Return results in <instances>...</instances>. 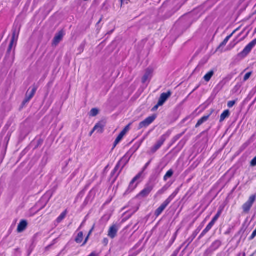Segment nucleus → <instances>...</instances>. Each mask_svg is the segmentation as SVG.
<instances>
[{
	"label": "nucleus",
	"instance_id": "nucleus-22",
	"mask_svg": "<svg viewBox=\"0 0 256 256\" xmlns=\"http://www.w3.org/2000/svg\"><path fill=\"white\" fill-rule=\"evenodd\" d=\"M214 74V71L212 70L208 72L204 77V79L206 82H208Z\"/></svg>",
	"mask_w": 256,
	"mask_h": 256
},
{
	"label": "nucleus",
	"instance_id": "nucleus-33",
	"mask_svg": "<svg viewBox=\"0 0 256 256\" xmlns=\"http://www.w3.org/2000/svg\"><path fill=\"white\" fill-rule=\"evenodd\" d=\"M236 104V101H229L228 103V106L230 108H232Z\"/></svg>",
	"mask_w": 256,
	"mask_h": 256
},
{
	"label": "nucleus",
	"instance_id": "nucleus-38",
	"mask_svg": "<svg viewBox=\"0 0 256 256\" xmlns=\"http://www.w3.org/2000/svg\"><path fill=\"white\" fill-rule=\"evenodd\" d=\"M108 243V240L107 238H104L102 240V244L105 246H107Z\"/></svg>",
	"mask_w": 256,
	"mask_h": 256
},
{
	"label": "nucleus",
	"instance_id": "nucleus-21",
	"mask_svg": "<svg viewBox=\"0 0 256 256\" xmlns=\"http://www.w3.org/2000/svg\"><path fill=\"white\" fill-rule=\"evenodd\" d=\"M230 115V111L228 110H224L220 116V122H223L226 118L229 117Z\"/></svg>",
	"mask_w": 256,
	"mask_h": 256
},
{
	"label": "nucleus",
	"instance_id": "nucleus-13",
	"mask_svg": "<svg viewBox=\"0 0 256 256\" xmlns=\"http://www.w3.org/2000/svg\"><path fill=\"white\" fill-rule=\"evenodd\" d=\"M118 227L117 226L114 224L110 227L108 232V236L111 238H114L117 235L118 232Z\"/></svg>",
	"mask_w": 256,
	"mask_h": 256
},
{
	"label": "nucleus",
	"instance_id": "nucleus-31",
	"mask_svg": "<svg viewBox=\"0 0 256 256\" xmlns=\"http://www.w3.org/2000/svg\"><path fill=\"white\" fill-rule=\"evenodd\" d=\"M252 74V72H249L246 74L244 78V81L246 82L248 80Z\"/></svg>",
	"mask_w": 256,
	"mask_h": 256
},
{
	"label": "nucleus",
	"instance_id": "nucleus-42",
	"mask_svg": "<svg viewBox=\"0 0 256 256\" xmlns=\"http://www.w3.org/2000/svg\"><path fill=\"white\" fill-rule=\"evenodd\" d=\"M162 106V105H158V104L156 106H154V109H157V108H158V106Z\"/></svg>",
	"mask_w": 256,
	"mask_h": 256
},
{
	"label": "nucleus",
	"instance_id": "nucleus-29",
	"mask_svg": "<svg viewBox=\"0 0 256 256\" xmlns=\"http://www.w3.org/2000/svg\"><path fill=\"white\" fill-rule=\"evenodd\" d=\"M220 246V241H216L212 244V247H214V250L217 249Z\"/></svg>",
	"mask_w": 256,
	"mask_h": 256
},
{
	"label": "nucleus",
	"instance_id": "nucleus-8",
	"mask_svg": "<svg viewBox=\"0 0 256 256\" xmlns=\"http://www.w3.org/2000/svg\"><path fill=\"white\" fill-rule=\"evenodd\" d=\"M156 118V116L152 115L150 116L147 118L144 121L140 122L138 126V129H141L143 128H146L150 125Z\"/></svg>",
	"mask_w": 256,
	"mask_h": 256
},
{
	"label": "nucleus",
	"instance_id": "nucleus-26",
	"mask_svg": "<svg viewBox=\"0 0 256 256\" xmlns=\"http://www.w3.org/2000/svg\"><path fill=\"white\" fill-rule=\"evenodd\" d=\"M168 186H164V187H162L160 190L158 192V195H161L163 194H164L168 189Z\"/></svg>",
	"mask_w": 256,
	"mask_h": 256
},
{
	"label": "nucleus",
	"instance_id": "nucleus-39",
	"mask_svg": "<svg viewBox=\"0 0 256 256\" xmlns=\"http://www.w3.org/2000/svg\"><path fill=\"white\" fill-rule=\"evenodd\" d=\"M88 256H99V254L96 252H92Z\"/></svg>",
	"mask_w": 256,
	"mask_h": 256
},
{
	"label": "nucleus",
	"instance_id": "nucleus-32",
	"mask_svg": "<svg viewBox=\"0 0 256 256\" xmlns=\"http://www.w3.org/2000/svg\"><path fill=\"white\" fill-rule=\"evenodd\" d=\"M18 37V34H16V30L14 31L13 34H12V38L11 40L15 42L16 40H17Z\"/></svg>",
	"mask_w": 256,
	"mask_h": 256
},
{
	"label": "nucleus",
	"instance_id": "nucleus-28",
	"mask_svg": "<svg viewBox=\"0 0 256 256\" xmlns=\"http://www.w3.org/2000/svg\"><path fill=\"white\" fill-rule=\"evenodd\" d=\"M122 138L123 136L119 134V135L118 136V137L116 138V140L114 142V147H115L120 142V141L122 139Z\"/></svg>",
	"mask_w": 256,
	"mask_h": 256
},
{
	"label": "nucleus",
	"instance_id": "nucleus-6",
	"mask_svg": "<svg viewBox=\"0 0 256 256\" xmlns=\"http://www.w3.org/2000/svg\"><path fill=\"white\" fill-rule=\"evenodd\" d=\"M256 195H252L249 198L248 200L242 206L244 212L247 214L250 212L252 206L256 200Z\"/></svg>",
	"mask_w": 256,
	"mask_h": 256
},
{
	"label": "nucleus",
	"instance_id": "nucleus-17",
	"mask_svg": "<svg viewBox=\"0 0 256 256\" xmlns=\"http://www.w3.org/2000/svg\"><path fill=\"white\" fill-rule=\"evenodd\" d=\"M105 126V123L103 122H100L97 124L94 128V130H97L98 132L102 133L103 129Z\"/></svg>",
	"mask_w": 256,
	"mask_h": 256
},
{
	"label": "nucleus",
	"instance_id": "nucleus-34",
	"mask_svg": "<svg viewBox=\"0 0 256 256\" xmlns=\"http://www.w3.org/2000/svg\"><path fill=\"white\" fill-rule=\"evenodd\" d=\"M14 42L12 41V40H10V45H9V46H8V52H10L11 51V50H12V46H13V45H14Z\"/></svg>",
	"mask_w": 256,
	"mask_h": 256
},
{
	"label": "nucleus",
	"instance_id": "nucleus-5",
	"mask_svg": "<svg viewBox=\"0 0 256 256\" xmlns=\"http://www.w3.org/2000/svg\"><path fill=\"white\" fill-rule=\"evenodd\" d=\"M150 162H147L145 166H144V168H143V170L142 172H140L131 181L130 184V186H129V187H128V190H130V191H132L134 189H135L137 186H138V183L136 184H134V182L138 180L139 178H140L141 177L142 175V174L144 170H146V169L148 168V166H149L150 164Z\"/></svg>",
	"mask_w": 256,
	"mask_h": 256
},
{
	"label": "nucleus",
	"instance_id": "nucleus-27",
	"mask_svg": "<svg viewBox=\"0 0 256 256\" xmlns=\"http://www.w3.org/2000/svg\"><path fill=\"white\" fill-rule=\"evenodd\" d=\"M98 110L96 108H92L90 112V116H96L98 114Z\"/></svg>",
	"mask_w": 256,
	"mask_h": 256
},
{
	"label": "nucleus",
	"instance_id": "nucleus-20",
	"mask_svg": "<svg viewBox=\"0 0 256 256\" xmlns=\"http://www.w3.org/2000/svg\"><path fill=\"white\" fill-rule=\"evenodd\" d=\"M210 116V115L205 116H204L203 117H202L200 119L196 125V128L199 127L204 122H206L208 120Z\"/></svg>",
	"mask_w": 256,
	"mask_h": 256
},
{
	"label": "nucleus",
	"instance_id": "nucleus-43",
	"mask_svg": "<svg viewBox=\"0 0 256 256\" xmlns=\"http://www.w3.org/2000/svg\"><path fill=\"white\" fill-rule=\"evenodd\" d=\"M94 230V227L90 230L89 232L88 236H90Z\"/></svg>",
	"mask_w": 256,
	"mask_h": 256
},
{
	"label": "nucleus",
	"instance_id": "nucleus-30",
	"mask_svg": "<svg viewBox=\"0 0 256 256\" xmlns=\"http://www.w3.org/2000/svg\"><path fill=\"white\" fill-rule=\"evenodd\" d=\"M220 214H221V212L218 211V213L216 214L212 218V221L214 222H216V220H218V218H219V217L220 216Z\"/></svg>",
	"mask_w": 256,
	"mask_h": 256
},
{
	"label": "nucleus",
	"instance_id": "nucleus-37",
	"mask_svg": "<svg viewBox=\"0 0 256 256\" xmlns=\"http://www.w3.org/2000/svg\"><path fill=\"white\" fill-rule=\"evenodd\" d=\"M130 124H128V126H126L122 130L125 133H126L128 130H130Z\"/></svg>",
	"mask_w": 256,
	"mask_h": 256
},
{
	"label": "nucleus",
	"instance_id": "nucleus-25",
	"mask_svg": "<svg viewBox=\"0 0 256 256\" xmlns=\"http://www.w3.org/2000/svg\"><path fill=\"white\" fill-rule=\"evenodd\" d=\"M66 210H65L58 218L56 221L58 223L60 222L66 217Z\"/></svg>",
	"mask_w": 256,
	"mask_h": 256
},
{
	"label": "nucleus",
	"instance_id": "nucleus-48",
	"mask_svg": "<svg viewBox=\"0 0 256 256\" xmlns=\"http://www.w3.org/2000/svg\"><path fill=\"white\" fill-rule=\"evenodd\" d=\"M172 256H175L174 255H172Z\"/></svg>",
	"mask_w": 256,
	"mask_h": 256
},
{
	"label": "nucleus",
	"instance_id": "nucleus-47",
	"mask_svg": "<svg viewBox=\"0 0 256 256\" xmlns=\"http://www.w3.org/2000/svg\"><path fill=\"white\" fill-rule=\"evenodd\" d=\"M182 135V134H180V135H178V136H177V137H178V138H180Z\"/></svg>",
	"mask_w": 256,
	"mask_h": 256
},
{
	"label": "nucleus",
	"instance_id": "nucleus-15",
	"mask_svg": "<svg viewBox=\"0 0 256 256\" xmlns=\"http://www.w3.org/2000/svg\"><path fill=\"white\" fill-rule=\"evenodd\" d=\"M152 70L148 68L145 72V74L142 78V82L146 83V82L150 80L152 76Z\"/></svg>",
	"mask_w": 256,
	"mask_h": 256
},
{
	"label": "nucleus",
	"instance_id": "nucleus-16",
	"mask_svg": "<svg viewBox=\"0 0 256 256\" xmlns=\"http://www.w3.org/2000/svg\"><path fill=\"white\" fill-rule=\"evenodd\" d=\"M28 226V222L26 220H22L18 224L17 231L18 232H24Z\"/></svg>",
	"mask_w": 256,
	"mask_h": 256
},
{
	"label": "nucleus",
	"instance_id": "nucleus-7",
	"mask_svg": "<svg viewBox=\"0 0 256 256\" xmlns=\"http://www.w3.org/2000/svg\"><path fill=\"white\" fill-rule=\"evenodd\" d=\"M130 158H128L126 154L123 158L119 161V162L116 164V166L115 167L114 172H116L121 166V164H122V166L121 168V169L120 170V172L118 174L120 173V172L122 171V168L125 166L127 164Z\"/></svg>",
	"mask_w": 256,
	"mask_h": 256
},
{
	"label": "nucleus",
	"instance_id": "nucleus-36",
	"mask_svg": "<svg viewBox=\"0 0 256 256\" xmlns=\"http://www.w3.org/2000/svg\"><path fill=\"white\" fill-rule=\"evenodd\" d=\"M256 236V229L253 232L250 238V240H253Z\"/></svg>",
	"mask_w": 256,
	"mask_h": 256
},
{
	"label": "nucleus",
	"instance_id": "nucleus-45",
	"mask_svg": "<svg viewBox=\"0 0 256 256\" xmlns=\"http://www.w3.org/2000/svg\"><path fill=\"white\" fill-rule=\"evenodd\" d=\"M80 50L83 51L84 49V45H81L80 46Z\"/></svg>",
	"mask_w": 256,
	"mask_h": 256
},
{
	"label": "nucleus",
	"instance_id": "nucleus-2",
	"mask_svg": "<svg viewBox=\"0 0 256 256\" xmlns=\"http://www.w3.org/2000/svg\"><path fill=\"white\" fill-rule=\"evenodd\" d=\"M256 45V38L254 40L246 46L244 50L238 54V56L242 58H244L246 57L251 52L252 50Z\"/></svg>",
	"mask_w": 256,
	"mask_h": 256
},
{
	"label": "nucleus",
	"instance_id": "nucleus-24",
	"mask_svg": "<svg viewBox=\"0 0 256 256\" xmlns=\"http://www.w3.org/2000/svg\"><path fill=\"white\" fill-rule=\"evenodd\" d=\"M174 174V172L172 170H169L167 172L166 174V175L164 176V181H166L168 180V178H171L172 175Z\"/></svg>",
	"mask_w": 256,
	"mask_h": 256
},
{
	"label": "nucleus",
	"instance_id": "nucleus-41",
	"mask_svg": "<svg viewBox=\"0 0 256 256\" xmlns=\"http://www.w3.org/2000/svg\"><path fill=\"white\" fill-rule=\"evenodd\" d=\"M126 134V133H125L124 131H122L121 132L120 134L123 137Z\"/></svg>",
	"mask_w": 256,
	"mask_h": 256
},
{
	"label": "nucleus",
	"instance_id": "nucleus-14",
	"mask_svg": "<svg viewBox=\"0 0 256 256\" xmlns=\"http://www.w3.org/2000/svg\"><path fill=\"white\" fill-rule=\"evenodd\" d=\"M153 189V186H148L146 187L138 196L137 197L145 198L147 196Z\"/></svg>",
	"mask_w": 256,
	"mask_h": 256
},
{
	"label": "nucleus",
	"instance_id": "nucleus-35",
	"mask_svg": "<svg viewBox=\"0 0 256 256\" xmlns=\"http://www.w3.org/2000/svg\"><path fill=\"white\" fill-rule=\"evenodd\" d=\"M250 165L252 166H256V156L250 162Z\"/></svg>",
	"mask_w": 256,
	"mask_h": 256
},
{
	"label": "nucleus",
	"instance_id": "nucleus-23",
	"mask_svg": "<svg viewBox=\"0 0 256 256\" xmlns=\"http://www.w3.org/2000/svg\"><path fill=\"white\" fill-rule=\"evenodd\" d=\"M84 238V234L82 232H80L78 234L76 238H75V241L77 244H80Z\"/></svg>",
	"mask_w": 256,
	"mask_h": 256
},
{
	"label": "nucleus",
	"instance_id": "nucleus-3",
	"mask_svg": "<svg viewBox=\"0 0 256 256\" xmlns=\"http://www.w3.org/2000/svg\"><path fill=\"white\" fill-rule=\"evenodd\" d=\"M256 45V38L254 40L246 46L244 50L238 54V56L242 58H244L246 57L251 52L252 50Z\"/></svg>",
	"mask_w": 256,
	"mask_h": 256
},
{
	"label": "nucleus",
	"instance_id": "nucleus-9",
	"mask_svg": "<svg viewBox=\"0 0 256 256\" xmlns=\"http://www.w3.org/2000/svg\"><path fill=\"white\" fill-rule=\"evenodd\" d=\"M64 36V32L63 30H60L58 33H57L55 35L52 40V46H57L60 42L62 40Z\"/></svg>",
	"mask_w": 256,
	"mask_h": 256
},
{
	"label": "nucleus",
	"instance_id": "nucleus-11",
	"mask_svg": "<svg viewBox=\"0 0 256 256\" xmlns=\"http://www.w3.org/2000/svg\"><path fill=\"white\" fill-rule=\"evenodd\" d=\"M172 92L168 91L166 93H162L161 94L160 98L158 101V105H163L167 100L170 96Z\"/></svg>",
	"mask_w": 256,
	"mask_h": 256
},
{
	"label": "nucleus",
	"instance_id": "nucleus-46",
	"mask_svg": "<svg viewBox=\"0 0 256 256\" xmlns=\"http://www.w3.org/2000/svg\"><path fill=\"white\" fill-rule=\"evenodd\" d=\"M95 130H94V129L92 130V131L90 132V136H92V134H93V132H94Z\"/></svg>",
	"mask_w": 256,
	"mask_h": 256
},
{
	"label": "nucleus",
	"instance_id": "nucleus-12",
	"mask_svg": "<svg viewBox=\"0 0 256 256\" xmlns=\"http://www.w3.org/2000/svg\"><path fill=\"white\" fill-rule=\"evenodd\" d=\"M37 87L34 86L33 87L31 92L30 94L28 92H26L25 99L22 102L23 104H26L28 103L34 97L37 90Z\"/></svg>",
	"mask_w": 256,
	"mask_h": 256
},
{
	"label": "nucleus",
	"instance_id": "nucleus-4",
	"mask_svg": "<svg viewBox=\"0 0 256 256\" xmlns=\"http://www.w3.org/2000/svg\"><path fill=\"white\" fill-rule=\"evenodd\" d=\"M256 45V38L254 40L246 46L244 50L238 54V56L242 58H244L246 57L251 52L252 50Z\"/></svg>",
	"mask_w": 256,
	"mask_h": 256
},
{
	"label": "nucleus",
	"instance_id": "nucleus-10",
	"mask_svg": "<svg viewBox=\"0 0 256 256\" xmlns=\"http://www.w3.org/2000/svg\"><path fill=\"white\" fill-rule=\"evenodd\" d=\"M166 140V136L165 135H163L161 136L159 140L156 142V144L152 148V152L154 153L156 152L164 144V142Z\"/></svg>",
	"mask_w": 256,
	"mask_h": 256
},
{
	"label": "nucleus",
	"instance_id": "nucleus-19",
	"mask_svg": "<svg viewBox=\"0 0 256 256\" xmlns=\"http://www.w3.org/2000/svg\"><path fill=\"white\" fill-rule=\"evenodd\" d=\"M238 30V29L234 30L230 35L226 36V38L224 40V41L220 44L218 48H220L221 47L225 46L226 44L228 43L229 40L231 38V37L232 36V35L235 33V32Z\"/></svg>",
	"mask_w": 256,
	"mask_h": 256
},
{
	"label": "nucleus",
	"instance_id": "nucleus-18",
	"mask_svg": "<svg viewBox=\"0 0 256 256\" xmlns=\"http://www.w3.org/2000/svg\"><path fill=\"white\" fill-rule=\"evenodd\" d=\"M215 222L212 220L207 226L206 228L202 231V232L200 236V238H201L203 237L212 228Z\"/></svg>",
	"mask_w": 256,
	"mask_h": 256
},
{
	"label": "nucleus",
	"instance_id": "nucleus-44",
	"mask_svg": "<svg viewBox=\"0 0 256 256\" xmlns=\"http://www.w3.org/2000/svg\"><path fill=\"white\" fill-rule=\"evenodd\" d=\"M120 0V2H121V6H120L122 7V4H124V2H125L126 0Z\"/></svg>",
	"mask_w": 256,
	"mask_h": 256
},
{
	"label": "nucleus",
	"instance_id": "nucleus-40",
	"mask_svg": "<svg viewBox=\"0 0 256 256\" xmlns=\"http://www.w3.org/2000/svg\"><path fill=\"white\" fill-rule=\"evenodd\" d=\"M89 236H86V238L85 240H84V243L82 244V246H84L86 244L87 242L88 238H89Z\"/></svg>",
	"mask_w": 256,
	"mask_h": 256
},
{
	"label": "nucleus",
	"instance_id": "nucleus-1",
	"mask_svg": "<svg viewBox=\"0 0 256 256\" xmlns=\"http://www.w3.org/2000/svg\"><path fill=\"white\" fill-rule=\"evenodd\" d=\"M176 194H177L176 192H174L156 210L154 215L156 217L158 216L162 212L165 210L166 207L169 204L172 202V200H173V198L175 197V196L176 195Z\"/></svg>",
	"mask_w": 256,
	"mask_h": 256
}]
</instances>
